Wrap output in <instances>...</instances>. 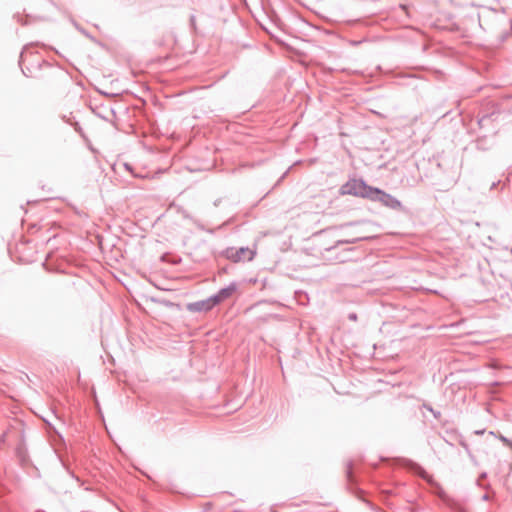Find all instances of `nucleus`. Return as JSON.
<instances>
[{
	"mask_svg": "<svg viewBox=\"0 0 512 512\" xmlns=\"http://www.w3.org/2000/svg\"><path fill=\"white\" fill-rule=\"evenodd\" d=\"M499 439L506 445L512 446V442L503 435H500Z\"/></svg>",
	"mask_w": 512,
	"mask_h": 512,
	"instance_id": "9",
	"label": "nucleus"
},
{
	"mask_svg": "<svg viewBox=\"0 0 512 512\" xmlns=\"http://www.w3.org/2000/svg\"><path fill=\"white\" fill-rule=\"evenodd\" d=\"M17 455L22 463L26 461V450L24 448H17Z\"/></svg>",
	"mask_w": 512,
	"mask_h": 512,
	"instance_id": "8",
	"label": "nucleus"
},
{
	"mask_svg": "<svg viewBox=\"0 0 512 512\" xmlns=\"http://www.w3.org/2000/svg\"><path fill=\"white\" fill-rule=\"evenodd\" d=\"M236 289L237 285L234 282L227 287L220 289L216 294L212 295L214 303L219 304L222 301L228 299L232 296Z\"/></svg>",
	"mask_w": 512,
	"mask_h": 512,
	"instance_id": "5",
	"label": "nucleus"
},
{
	"mask_svg": "<svg viewBox=\"0 0 512 512\" xmlns=\"http://www.w3.org/2000/svg\"><path fill=\"white\" fill-rule=\"evenodd\" d=\"M348 319H349L350 321H356V320H357V314H356V313H354V312L349 313V314H348Z\"/></svg>",
	"mask_w": 512,
	"mask_h": 512,
	"instance_id": "10",
	"label": "nucleus"
},
{
	"mask_svg": "<svg viewBox=\"0 0 512 512\" xmlns=\"http://www.w3.org/2000/svg\"><path fill=\"white\" fill-rule=\"evenodd\" d=\"M430 411L433 413L435 418H439L440 417V412L439 411L436 412L432 408H430Z\"/></svg>",
	"mask_w": 512,
	"mask_h": 512,
	"instance_id": "11",
	"label": "nucleus"
},
{
	"mask_svg": "<svg viewBox=\"0 0 512 512\" xmlns=\"http://www.w3.org/2000/svg\"><path fill=\"white\" fill-rule=\"evenodd\" d=\"M217 304L214 303L213 297L210 296L204 300L196 301L188 305V310L191 312H207L210 311Z\"/></svg>",
	"mask_w": 512,
	"mask_h": 512,
	"instance_id": "4",
	"label": "nucleus"
},
{
	"mask_svg": "<svg viewBox=\"0 0 512 512\" xmlns=\"http://www.w3.org/2000/svg\"><path fill=\"white\" fill-rule=\"evenodd\" d=\"M182 215H183L184 218L192 220V218L190 217V215L187 212L184 211L182 213Z\"/></svg>",
	"mask_w": 512,
	"mask_h": 512,
	"instance_id": "13",
	"label": "nucleus"
},
{
	"mask_svg": "<svg viewBox=\"0 0 512 512\" xmlns=\"http://www.w3.org/2000/svg\"><path fill=\"white\" fill-rule=\"evenodd\" d=\"M124 167H125V169H126V170H128V171L132 172V167H131V165H130V164L125 163V164H124Z\"/></svg>",
	"mask_w": 512,
	"mask_h": 512,
	"instance_id": "12",
	"label": "nucleus"
},
{
	"mask_svg": "<svg viewBox=\"0 0 512 512\" xmlns=\"http://www.w3.org/2000/svg\"><path fill=\"white\" fill-rule=\"evenodd\" d=\"M481 477H482V478H485V477H486V473H483V474L481 475Z\"/></svg>",
	"mask_w": 512,
	"mask_h": 512,
	"instance_id": "15",
	"label": "nucleus"
},
{
	"mask_svg": "<svg viewBox=\"0 0 512 512\" xmlns=\"http://www.w3.org/2000/svg\"><path fill=\"white\" fill-rule=\"evenodd\" d=\"M225 255L228 259L232 260L233 262H239V261H251L254 258L255 252L250 250L249 248H228L225 252Z\"/></svg>",
	"mask_w": 512,
	"mask_h": 512,
	"instance_id": "3",
	"label": "nucleus"
},
{
	"mask_svg": "<svg viewBox=\"0 0 512 512\" xmlns=\"http://www.w3.org/2000/svg\"><path fill=\"white\" fill-rule=\"evenodd\" d=\"M482 499L486 501V500H488V499H489V497H488V495H487V494H484V495L482 496Z\"/></svg>",
	"mask_w": 512,
	"mask_h": 512,
	"instance_id": "14",
	"label": "nucleus"
},
{
	"mask_svg": "<svg viewBox=\"0 0 512 512\" xmlns=\"http://www.w3.org/2000/svg\"><path fill=\"white\" fill-rule=\"evenodd\" d=\"M374 187L362 179H350L340 189L342 195H353L370 199Z\"/></svg>",
	"mask_w": 512,
	"mask_h": 512,
	"instance_id": "1",
	"label": "nucleus"
},
{
	"mask_svg": "<svg viewBox=\"0 0 512 512\" xmlns=\"http://www.w3.org/2000/svg\"><path fill=\"white\" fill-rule=\"evenodd\" d=\"M366 238L367 237H365V236L353 235L352 237H350L348 239L338 240L336 242L335 246L328 248L327 250L330 251L341 244H354V243H357L358 241L365 240Z\"/></svg>",
	"mask_w": 512,
	"mask_h": 512,
	"instance_id": "6",
	"label": "nucleus"
},
{
	"mask_svg": "<svg viewBox=\"0 0 512 512\" xmlns=\"http://www.w3.org/2000/svg\"><path fill=\"white\" fill-rule=\"evenodd\" d=\"M371 201H377L382 203L384 206L393 210H400L402 208L401 202L393 195L386 193L385 191L375 188L372 191L370 199Z\"/></svg>",
	"mask_w": 512,
	"mask_h": 512,
	"instance_id": "2",
	"label": "nucleus"
},
{
	"mask_svg": "<svg viewBox=\"0 0 512 512\" xmlns=\"http://www.w3.org/2000/svg\"><path fill=\"white\" fill-rule=\"evenodd\" d=\"M32 47V45H26L21 54H20V60H19V63L20 65H22L27 57V54L30 52V48Z\"/></svg>",
	"mask_w": 512,
	"mask_h": 512,
	"instance_id": "7",
	"label": "nucleus"
}]
</instances>
